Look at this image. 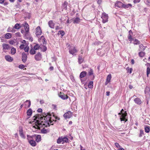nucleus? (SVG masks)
I'll return each instance as SVG.
<instances>
[{"mask_svg": "<svg viewBox=\"0 0 150 150\" xmlns=\"http://www.w3.org/2000/svg\"><path fill=\"white\" fill-rule=\"evenodd\" d=\"M29 47L26 46V47H25L24 48V50L25 52H28L29 50Z\"/></svg>", "mask_w": 150, "mask_h": 150, "instance_id": "48", "label": "nucleus"}, {"mask_svg": "<svg viewBox=\"0 0 150 150\" xmlns=\"http://www.w3.org/2000/svg\"><path fill=\"white\" fill-rule=\"evenodd\" d=\"M27 137L28 141L30 144L32 146H35L36 145V143L35 142L33 139V137L32 136H30L27 135Z\"/></svg>", "mask_w": 150, "mask_h": 150, "instance_id": "3", "label": "nucleus"}, {"mask_svg": "<svg viewBox=\"0 0 150 150\" xmlns=\"http://www.w3.org/2000/svg\"><path fill=\"white\" fill-rule=\"evenodd\" d=\"M19 68L21 69H23L25 67V66L23 64H20L18 66Z\"/></svg>", "mask_w": 150, "mask_h": 150, "instance_id": "49", "label": "nucleus"}, {"mask_svg": "<svg viewBox=\"0 0 150 150\" xmlns=\"http://www.w3.org/2000/svg\"><path fill=\"white\" fill-rule=\"evenodd\" d=\"M147 76L148 77H149V75L150 73V68L149 67H148L147 69Z\"/></svg>", "mask_w": 150, "mask_h": 150, "instance_id": "42", "label": "nucleus"}, {"mask_svg": "<svg viewBox=\"0 0 150 150\" xmlns=\"http://www.w3.org/2000/svg\"><path fill=\"white\" fill-rule=\"evenodd\" d=\"M69 52L70 54L73 55H75V53L78 52V51L76 48L74 46H71L69 49Z\"/></svg>", "mask_w": 150, "mask_h": 150, "instance_id": "5", "label": "nucleus"}, {"mask_svg": "<svg viewBox=\"0 0 150 150\" xmlns=\"http://www.w3.org/2000/svg\"><path fill=\"white\" fill-rule=\"evenodd\" d=\"M32 136L33 138L34 137L35 138V141L38 142L41 141V136L40 135L35 134L32 135Z\"/></svg>", "mask_w": 150, "mask_h": 150, "instance_id": "12", "label": "nucleus"}, {"mask_svg": "<svg viewBox=\"0 0 150 150\" xmlns=\"http://www.w3.org/2000/svg\"><path fill=\"white\" fill-rule=\"evenodd\" d=\"M12 28H10V27H9L7 30V31L8 32H11V30Z\"/></svg>", "mask_w": 150, "mask_h": 150, "instance_id": "55", "label": "nucleus"}, {"mask_svg": "<svg viewBox=\"0 0 150 150\" xmlns=\"http://www.w3.org/2000/svg\"><path fill=\"white\" fill-rule=\"evenodd\" d=\"M102 0H98L97 3L98 4H101Z\"/></svg>", "mask_w": 150, "mask_h": 150, "instance_id": "59", "label": "nucleus"}, {"mask_svg": "<svg viewBox=\"0 0 150 150\" xmlns=\"http://www.w3.org/2000/svg\"><path fill=\"white\" fill-rule=\"evenodd\" d=\"M50 115L48 113H43L42 115L37 114L34 116L32 118L33 121L31 122L33 124H35L34 126L35 128L39 129L42 125H45L47 124L49 126L50 124L52 125L54 123L53 121H52Z\"/></svg>", "mask_w": 150, "mask_h": 150, "instance_id": "1", "label": "nucleus"}, {"mask_svg": "<svg viewBox=\"0 0 150 150\" xmlns=\"http://www.w3.org/2000/svg\"><path fill=\"white\" fill-rule=\"evenodd\" d=\"M16 49L15 48L13 47L11 50V53L12 54H14L16 53Z\"/></svg>", "mask_w": 150, "mask_h": 150, "instance_id": "37", "label": "nucleus"}, {"mask_svg": "<svg viewBox=\"0 0 150 150\" xmlns=\"http://www.w3.org/2000/svg\"><path fill=\"white\" fill-rule=\"evenodd\" d=\"M72 113L70 111L65 113L64 115V117L65 119H69L72 116Z\"/></svg>", "mask_w": 150, "mask_h": 150, "instance_id": "6", "label": "nucleus"}, {"mask_svg": "<svg viewBox=\"0 0 150 150\" xmlns=\"http://www.w3.org/2000/svg\"><path fill=\"white\" fill-rule=\"evenodd\" d=\"M111 78V75L110 74L107 76L106 81L105 83V85H107L110 82Z\"/></svg>", "mask_w": 150, "mask_h": 150, "instance_id": "20", "label": "nucleus"}, {"mask_svg": "<svg viewBox=\"0 0 150 150\" xmlns=\"http://www.w3.org/2000/svg\"><path fill=\"white\" fill-rule=\"evenodd\" d=\"M20 135L21 137L23 138H25V136L24 135V134L23 133V132H20Z\"/></svg>", "mask_w": 150, "mask_h": 150, "instance_id": "43", "label": "nucleus"}, {"mask_svg": "<svg viewBox=\"0 0 150 150\" xmlns=\"http://www.w3.org/2000/svg\"><path fill=\"white\" fill-rule=\"evenodd\" d=\"M118 150H125L123 148L120 147V148L119 149H118Z\"/></svg>", "mask_w": 150, "mask_h": 150, "instance_id": "64", "label": "nucleus"}, {"mask_svg": "<svg viewBox=\"0 0 150 150\" xmlns=\"http://www.w3.org/2000/svg\"><path fill=\"white\" fill-rule=\"evenodd\" d=\"M15 28H14V27L13 28H12L11 32L12 33H15L16 31V30L15 29Z\"/></svg>", "mask_w": 150, "mask_h": 150, "instance_id": "56", "label": "nucleus"}, {"mask_svg": "<svg viewBox=\"0 0 150 150\" xmlns=\"http://www.w3.org/2000/svg\"><path fill=\"white\" fill-rule=\"evenodd\" d=\"M33 113V111L31 109H29L27 111V114L28 116H31Z\"/></svg>", "mask_w": 150, "mask_h": 150, "instance_id": "30", "label": "nucleus"}, {"mask_svg": "<svg viewBox=\"0 0 150 150\" xmlns=\"http://www.w3.org/2000/svg\"><path fill=\"white\" fill-rule=\"evenodd\" d=\"M30 53L32 55H33L35 54L36 51L34 49L32 48L30 50Z\"/></svg>", "mask_w": 150, "mask_h": 150, "instance_id": "35", "label": "nucleus"}, {"mask_svg": "<svg viewBox=\"0 0 150 150\" xmlns=\"http://www.w3.org/2000/svg\"><path fill=\"white\" fill-rule=\"evenodd\" d=\"M133 34L131 30H130L129 32V35L128 36V39L130 41V43L132 42V40H133L132 36Z\"/></svg>", "mask_w": 150, "mask_h": 150, "instance_id": "10", "label": "nucleus"}, {"mask_svg": "<svg viewBox=\"0 0 150 150\" xmlns=\"http://www.w3.org/2000/svg\"><path fill=\"white\" fill-rule=\"evenodd\" d=\"M132 7V5L130 4H123L122 8L125 9H127L128 8H131Z\"/></svg>", "mask_w": 150, "mask_h": 150, "instance_id": "21", "label": "nucleus"}, {"mask_svg": "<svg viewBox=\"0 0 150 150\" xmlns=\"http://www.w3.org/2000/svg\"><path fill=\"white\" fill-rule=\"evenodd\" d=\"M144 135V133L143 132H140V134H139V137H141L142 135Z\"/></svg>", "mask_w": 150, "mask_h": 150, "instance_id": "57", "label": "nucleus"}, {"mask_svg": "<svg viewBox=\"0 0 150 150\" xmlns=\"http://www.w3.org/2000/svg\"><path fill=\"white\" fill-rule=\"evenodd\" d=\"M119 115H121L120 117V120L121 121H126L127 120L126 118L127 113L126 111H125L123 109H122L120 112L119 113Z\"/></svg>", "mask_w": 150, "mask_h": 150, "instance_id": "2", "label": "nucleus"}, {"mask_svg": "<svg viewBox=\"0 0 150 150\" xmlns=\"http://www.w3.org/2000/svg\"><path fill=\"white\" fill-rule=\"evenodd\" d=\"M108 15L104 12V23L108 21Z\"/></svg>", "mask_w": 150, "mask_h": 150, "instance_id": "25", "label": "nucleus"}, {"mask_svg": "<svg viewBox=\"0 0 150 150\" xmlns=\"http://www.w3.org/2000/svg\"><path fill=\"white\" fill-rule=\"evenodd\" d=\"M25 45L23 44L21 45L20 46V48L21 49H23L24 48V47L25 46Z\"/></svg>", "mask_w": 150, "mask_h": 150, "instance_id": "54", "label": "nucleus"}, {"mask_svg": "<svg viewBox=\"0 0 150 150\" xmlns=\"http://www.w3.org/2000/svg\"><path fill=\"white\" fill-rule=\"evenodd\" d=\"M71 20H73V23L75 24H78L79 23L80 21V18L79 17L76 18L74 19L73 20V18L71 19Z\"/></svg>", "mask_w": 150, "mask_h": 150, "instance_id": "22", "label": "nucleus"}, {"mask_svg": "<svg viewBox=\"0 0 150 150\" xmlns=\"http://www.w3.org/2000/svg\"><path fill=\"white\" fill-rule=\"evenodd\" d=\"M144 92L146 97H150V89L149 87L146 86Z\"/></svg>", "mask_w": 150, "mask_h": 150, "instance_id": "9", "label": "nucleus"}, {"mask_svg": "<svg viewBox=\"0 0 150 150\" xmlns=\"http://www.w3.org/2000/svg\"><path fill=\"white\" fill-rule=\"evenodd\" d=\"M12 36L11 34L10 33H7L5 34V38L7 39H9L11 38Z\"/></svg>", "mask_w": 150, "mask_h": 150, "instance_id": "31", "label": "nucleus"}, {"mask_svg": "<svg viewBox=\"0 0 150 150\" xmlns=\"http://www.w3.org/2000/svg\"><path fill=\"white\" fill-rule=\"evenodd\" d=\"M97 53L100 56H102L103 54H101V53L100 50V49H98L97 51Z\"/></svg>", "mask_w": 150, "mask_h": 150, "instance_id": "38", "label": "nucleus"}, {"mask_svg": "<svg viewBox=\"0 0 150 150\" xmlns=\"http://www.w3.org/2000/svg\"><path fill=\"white\" fill-rule=\"evenodd\" d=\"M87 73L85 71H83L80 74L79 77L81 78L84 77L86 75Z\"/></svg>", "mask_w": 150, "mask_h": 150, "instance_id": "26", "label": "nucleus"}, {"mask_svg": "<svg viewBox=\"0 0 150 150\" xmlns=\"http://www.w3.org/2000/svg\"><path fill=\"white\" fill-rule=\"evenodd\" d=\"M17 37H20L21 34L19 32H17L15 33Z\"/></svg>", "mask_w": 150, "mask_h": 150, "instance_id": "52", "label": "nucleus"}, {"mask_svg": "<svg viewBox=\"0 0 150 150\" xmlns=\"http://www.w3.org/2000/svg\"><path fill=\"white\" fill-rule=\"evenodd\" d=\"M58 96L59 97L63 100L67 99L69 97L67 95L65 94L63 92H60L58 93Z\"/></svg>", "mask_w": 150, "mask_h": 150, "instance_id": "7", "label": "nucleus"}, {"mask_svg": "<svg viewBox=\"0 0 150 150\" xmlns=\"http://www.w3.org/2000/svg\"><path fill=\"white\" fill-rule=\"evenodd\" d=\"M68 4V2L66 1H65L62 4L61 6V8H62V11H63V10H66L67 9Z\"/></svg>", "mask_w": 150, "mask_h": 150, "instance_id": "14", "label": "nucleus"}, {"mask_svg": "<svg viewBox=\"0 0 150 150\" xmlns=\"http://www.w3.org/2000/svg\"><path fill=\"white\" fill-rule=\"evenodd\" d=\"M48 25L49 27L51 28H54V24L53 22L52 21L50 20L48 22Z\"/></svg>", "mask_w": 150, "mask_h": 150, "instance_id": "28", "label": "nucleus"}, {"mask_svg": "<svg viewBox=\"0 0 150 150\" xmlns=\"http://www.w3.org/2000/svg\"><path fill=\"white\" fill-rule=\"evenodd\" d=\"M4 0H0V3L2 4L4 3Z\"/></svg>", "mask_w": 150, "mask_h": 150, "instance_id": "61", "label": "nucleus"}, {"mask_svg": "<svg viewBox=\"0 0 150 150\" xmlns=\"http://www.w3.org/2000/svg\"><path fill=\"white\" fill-rule=\"evenodd\" d=\"M139 51H143L145 50L146 46H145L143 45L142 44H141L139 45Z\"/></svg>", "mask_w": 150, "mask_h": 150, "instance_id": "24", "label": "nucleus"}, {"mask_svg": "<svg viewBox=\"0 0 150 150\" xmlns=\"http://www.w3.org/2000/svg\"><path fill=\"white\" fill-rule=\"evenodd\" d=\"M42 31L40 26H38L36 29V35L37 36L41 35Z\"/></svg>", "mask_w": 150, "mask_h": 150, "instance_id": "16", "label": "nucleus"}, {"mask_svg": "<svg viewBox=\"0 0 150 150\" xmlns=\"http://www.w3.org/2000/svg\"><path fill=\"white\" fill-rule=\"evenodd\" d=\"M9 43L10 44L13 45L14 43V42L12 40H9Z\"/></svg>", "mask_w": 150, "mask_h": 150, "instance_id": "53", "label": "nucleus"}, {"mask_svg": "<svg viewBox=\"0 0 150 150\" xmlns=\"http://www.w3.org/2000/svg\"><path fill=\"white\" fill-rule=\"evenodd\" d=\"M42 109L41 108H39L38 109L37 111L39 112H42Z\"/></svg>", "mask_w": 150, "mask_h": 150, "instance_id": "58", "label": "nucleus"}, {"mask_svg": "<svg viewBox=\"0 0 150 150\" xmlns=\"http://www.w3.org/2000/svg\"><path fill=\"white\" fill-rule=\"evenodd\" d=\"M123 3L120 1H117L115 4V7H117L118 8H122Z\"/></svg>", "mask_w": 150, "mask_h": 150, "instance_id": "18", "label": "nucleus"}, {"mask_svg": "<svg viewBox=\"0 0 150 150\" xmlns=\"http://www.w3.org/2000/svg\"><path fill=\"white\" fill-rule=\"evenodd\" d=\"M84 61V58H83V55L80 54L78 56V62L79 64H81Z\"/></svg>", "mask_w": 150, "mask_h": 150, "instance_id": "15", "label": "nucleus"}, {"mask_svg": "<svg viewBox=\"0 0 150 150\" xmlns=\"http://www.w3.org/2000/svg\"><path fill=\"white\" fill-rule=\"evenodd\" d=\"M134 40L133 43L134 45H139L140 44V42L137 39H135Z\"/></svg>", "mask_w": 150, "mask_h": 150, "instance_id": "34", "label": "nucleus"}, {"mask_svg": "<svg viewBox=\"0 0 150 150\" xmlns=\"http://www.w3.org/2000/svg\"><path fill=\"white\" fill-rule=\"evenodd\" d=\"M40 103L41 104H42L44 103V102L43 100H41L40 101Z\"/></svg>", "mask_w": 150, "mask_h": 150, "instance_id": "62", "label": "nucleus"}, {"mask_svg": "<svg viewBox=\"0 0 150 150\" xmlns=\"http://www.w3.org/2000/svg\"><path fill=\"white\" fill-rule=\"evenodd\" d=\"M3 50H8L10 48V46L8 44H3L2 45Z\"/></svg>", "mask_w": 150, "mask_h": 150, "instance_id": "27", "label": "nucleus"}, {"mask_svg": "<svg viewBox=\"0 0 150 150\" xmlns=\"http://www.w3.org/2000/svg\"><path fill=\"white\" fill-rule=\"evenodd\" d=\"M140 52L139 53V55L140 57H143L145 55V53L143 52L142 51H139Z\"/></svg>", "mask_w": 150, "mask_h": 150, "instance_id": "33", "label": "nucleus"}, {"mask_svg": "<svg viewBox=\"0 0 150 150\" xmlns=\"http://www.w3.org/2000/svg\"><path fill=\"white\" fill-rule=\"evenodd\" d=\"M59 33L62 36H63L64 34V32L63 30H60L59 31Z\"/></svg>", "mask_w": 150, "mask_h": 150, "instance_id": "47", "label": "nucleus"}, {"mask_svg": "<svg viewBox=\"0 0 150 150\" xmlns=\"http://www.w3.org/2000/svg\"><path fill=\"white\" fill-rule=\"evenodd\" d=\"M110 92L109 91H107L106 92V95L107 96H109L110 95Z\"/></svg>", "mask_w": 150, "mask_h": 150, "instance_id": "63", "label": "nucleus"}, {"mask_svg": "<svg viewBox=\"0 0 150 150\" xmlns=\"http://www.w3.org/2000/svg\"><path fill=\"white\" fill-rule=\"evenodd\" d=\"M34 58L37 61H40L42 58V54L40 52H38L35 55Z\"/></svg>", "mask_w": 150, "mask_h": 150, "instance_id": "8", "label": "nucleus"}, {"mask_svg": "<svg viewBox=\"0 0 150 150\" xmlns=\"http://www.w3.org/2000/svg\"><path fill=\"white\" fill-rule=\"evenodd\" d=\"M146 99L147 101V104H148L149 103V102L150 98V97H146Z\"/></svg>", "mask_w": 150, "mask_h": 150, "instance_id": "50", "label": "nucleus"}, {"mask_svg": "<svg viewBox=\"0 0 150 150\" xmlns=\"http://www.w3.org/2000/svg\"><path fill=\"white\" fill-rule=\"evenodd\" d=\"M49 69L50 71H52L54 69V67L52 66L50 67L49 68Z\"/></svg>", "mask_w": 150, "mask_h": 150, "instance_id": "60", "label": "nucleus"}, {"mask_svg": "<svg viewBox=\"0 0 150 150\" xmlns=\"http://www.w3.org/2000/svg\"><path fill=\"white\" fill-rule=\"evenodd\" d=\"M43 47L42 48V50L43 52H45L47 50V47L45 45H43Z\"/></svg>", "mask_w": 150, "mask_h": 150, "instance_id": "41", "label": "nucleus"}, {"mask_svg": "<svg viewBox=\"0 0 150 150\" xmlns=\"http://www.w3.org/2000/svg\"><path fill=\"white\" fill-rule=\"evenodd\" d=\"M5 59L8 62H11L13 60V58L11 57L9 55H7L5 56Z\"/></svg>", "mask_w": 150, "mask_h": 150, "instance_id": "19", "label": "nucleus"}, {"mask_svg": "<svg viewBox=\"0 0 150 150\" xmlns=\"http://www.w3.org/2000/svg\"><path fill=\"white\" fill-rule=\"evenodd\" d=\"M134 101L136 104L139 105H140L142 103L141 100L139 98H137L134 99Z\"/></svg>", "mask_w": 150, "mask_h": 150, "instance_id": "17", "label": "nucleus"}, {"mask_svg": "<svg viewBox=\"0 0 150 150\" xmlns=\"http://www.w3.org/2000/svg\"><path fill=\"white\" fill-rule=\"evenodd\" d=\"M127 71V72H129L130 74H131L132 71V68H129V67H127L126 68Z\"/></svg>", "mask_w": 150, "mask_h": 150, "instance_id": "40", "label": "nucleus"}, {"mask_svg": "<svg viewBox=\"0 0 150 150\" xmlns=\"http://www.w3.org/2000/svg\"><path fill=\"white\" fill-rule=\"evenodd\" d=\"M21 27L20 24L17 23L13 27L14 28L16 29H19L21 28Z\"/></svg>", "mask_w": 150, "mask_h": 150, "instance_id": "32", "label": "nucleus"}, {"mask_svg": "<svg viewBox=\"0 0 150 150\" xmlns=\"http://www.w3.org/2000/svg\"><path fill=\"white\" fill-rule=\"evenodd\" d=\"M145 131H150V127L149 126L147 125L145 127Z\"/></svg>", "mask_w": 150, "mask_h": 150, "instance_id": "39", "label": "nucleus"}, {"mask_svg": "<svg viewBox=\"0 0 150 150\" xmlns=\"http://www.w3.org/2000/svg\"><path fill=\"white\" fill-rule=\"evenodd\" d=\"M23 25L24 28L26 33H27L29 32V29L28 24L27 23L26 21H25L24 22Z\"/></svg>", "mask_w": 150, "mask_h": 150, "instance_id": "13", "label": "nucleus"}, {"mask_svg": "<svg viewBox=\"0 0 150 150\" xmlns=\"http://www.w3.org/2000/svg\"><path fill=\"white\" fill-rule=\"evenodd\" d=\"M115 145L117 148H120L121 147L119 144L118 143H115Z\"/></svg>", "mask_w": 150, "mask_h": 150, "instance_id": "51", "label": "nucleus"}, {"mask_svg": "<svg viewBox=\"0 0 150 150\" xmlns=\"http://www.w3.org/2000/svg\"><path fill=\"white\" fill-rule=\"evenodd\" d=\"M93 86V81H90L89 82L88 84V87L89 88H92Z\"/></svg>", "mask_w": 150, "mask_h": 150, "instance_id": "36", "label": "nucleus"}, {"mask_svg": "<svg viewBox=\"0 0 150 150\" xmlns=\"http://www.w3.org/2000/svg\"><path fill=\"white\" fill-rule=\"evenodd\" d=\"M25 103H26V104H25V105H26V103H28V108H29L30 107V105H31V102H30V100H26L25 102Z\"/></svg>", "mask_w": 150, "mask_h": 150, "instance_id": "45", "label": "nucleus"}, {"mask_svg": "<svg viewBox=\"0 0 150 150\" xmlns=\"http://www.w3.org/2000/svg\"><path fill=\"white\" fill-rule=\"evenodd\" d=\"M68 139L66 137H59L57 140V143L58 144H60L61 142L62 144H64V142L67 143L68 142Z\"/></svg>", "mask_w": 150, "mask_h": 150, "instance_id": "4", "label": "nucleus"}, {"mask_svg": "<svg viewBox=\"0 0 150 150\" xmlns=\"http://www.w3.org/2000/svg\"><path fill=\"white\" fill-rule=\"evenodd\" d=\"M27 56L26 54L23 52L22 54V60L23 63H25L27 61Z\"/></svg>", "mask_w": 150, "mask_h": 150, "instance_id": "11", "label": "nucleus"}, {"mask_svg": "<svg viewBox=\"0 0 150 150\" xmlns=\"http://www.w3.org/2000/svg\"><path fill=\"white\" fill-rule=\"evenodd\" d=\"M42 43L44 45H46L47 44V41L45 38H44L42 39Z\"/></svg>", "mask_w": 150, "mask_h": 150, "instance_id": "46", "label": "nucleus"}, {"mask_svg": "<svg viewBox=\"0 0 150 150\" xmlns=\"http://www.w3.org/2000/svg\"><path fill=\"white\" fill-rule=\"evenodd\" d=\"M145 3L148 6H150V0H146Z\"/></svg>", "mask_w": 150, "mask_h": 150, "instance_id": "44", "label": "nucleus"}, {"mask_svg": "<svg viewBox=\"0 0 150 150\" xmlns=\"http://www.w3.org/2000/svg\"><path fill=\"white\" fill-rule=\"evenodd\" d=\"M88 71V75L89 76H91L93 74V71L92 69L90 68H88L86 70Z\"/></svg>", "mask_w": 150, "mask_h": 150, "instance_id": "23", "label": "nucleus"}, {"mask_svg": "<svg viewBox=\"0 0 150 150\" xmlns=\"http://www.w3.org/2000/svg\"><path fill=\"white\" fill-rule=\"evenodd\" d=\"M33 48L35 50H37L40 49H42V47L38 44H37L34 46Z\"/></svg>", "mask_w": 150, "mask_h": 150, "instance_id": "29", "label": "nucleus"}]
</instances>
